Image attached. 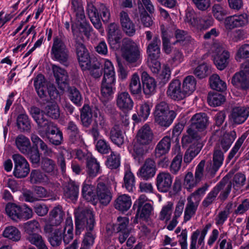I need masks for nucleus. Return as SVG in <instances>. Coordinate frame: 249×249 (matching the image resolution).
I'll use <instances>...</instances> for the list:
<instances>
[{
  "mask_svg": "<svg viewBox=\"0 0 249 249\" xmlns=\"http://www.w3.org/2000/svg\"><path fill=\"white\" fill-rule=\"evenodd\" d=\"M74 218L76 235H80L86 230L82 246L87 249H90L96 237V233L94 230L96 221L93 209L89 207L79 209L74 212Z\"/></svg>",
  "mask_w": 249,
  "mask_h": 249,
  "instance_id": "obj_1",
  "label": "nucleus"
},
{
  "mask_svg": "<svg viewBox=\"0 0 249 249\" xmlns=\"http://www.w3.org/2000/svg\"><path fill=\"white\" fill-rule=\"evenodd\" d=\"M196 80L193 75L184 77L181 82L174 79L170 83L166 94L174 101H181L192 94L196 89Z\"/></svg>",
  "mask_w": 249,
  "mask_h": 249,
  "instance_id": "obj_2",
  "label": "nucleus"
},
{
  "mask_svg": "<svg viewBox=\"0 0 249 249\" xmlns=\"http://www.w3.org/2000/svg\"><path fill=\"white\" fill-rule=\"evenodd\" d=\"M190 123L186 134L184 135L181 139L183 147H187L191 143L195 144L196 142L200 139V133L207 128L209 118L205 113H196L192 117Z\"/></svg>",
  "mask_w": 249,
  "mask_h": 249,
  "instance_id": "obj_3",
  "label": "nucleus"
},
{
  "mask_svg": "<svg viewBox=\"0 0 249 249\" xmlns=\"http://www.w3.org/2000/svg\"><path fill=\"white\" fill-rule=\"evenodd\" d=\"M86 11L94 27L102 32L104 30L100 17L104 23H107L110 18V11L104 3H100L96 8L92 3H88Z\"/></svg>",
  "mask_w": 249,
  "mask_h": 249,
  "instance_id": "obj_4",
  "label": "nucleus"
},
{
  "mask_svg": "<svg viewBox=\"0 0 249 249\" xmlns=\"http://www.w3.org/2000/svg\"><path fill=\"white\" fill-rule=\"evenodd\" d=\"M51 54L54 60L64 66L68 65L69 51L67 47L66 37L62 33L53 37Z\"/></svg>",
  "mask_w": 249,
  "mask_h": 249,
  "instance_id": "obj_5",
  "label": "nucleus"
},
{
  "mask_svg": "<svg viewBox=\"0 0 249 249\" xmlns=\"http://www.w3.org/2000/svg\"><path fill=\"white\" fill-rule=\"evenodd\" d=\"M6 214L13 220H27L33 216V211L26 204L18 205L9 203L5 206Z\"/></svg>",
  "mask_w": 249,
  "mask_h": 249,
  "instance_id": "obj_6",
  "label": "nucleus"
},
{
  "mask_svg": "<svg viewBox=\"0 0 249 249\" xmlns=\"http://www.w3.org/2000/svg\"><path fill=\"white\" fill-rule=\"evenodd\" d=\"M122 56L129 64L136 63L141 57L139 46L131 39L124 38L123 39L122 46Z\"/></svg>",
  "mask_w": 249,
  "mask_h": 249,
  "instance_id": "obj_7",
  "label": "nucleus"
},
{
  "mask_svg": "<svg viewBox=\"0 0 249 249\" xmlns=\"http://www.w3.org/2000/svg\"><path fill=\"white\" fill-rule=\"evenodd\" d=\"M147 196L144 195H142L135 201L133 205V209L136 210L134 222L138 223L137 219L139 218L146 220L150 216L153 207L150 203L147 202Z\"/></svg>",
  "mask_w": 249,
  "mask_h": 249,
  "instance_id": "obj_8",
  "label": "nucleus"
},
{
  "mask_svg": "<svg viewBox=\"0 0 249 249\" xmlns=\"http://www.w3.org/2000/svg\"><path fill=\"white\" fill-rule=\"evenodd\" d=\"M205 161L202 160L196 168L195 178L192 172H188L184 179L183 186L188 192H192L193 188L196 186L203 177L204 167Z\"/></svg>",
  "mask_w": 249,
  "mask_h": 249,
  "instance_id": "obj_9",
  "label": "nucleus"
},
{
  "mask_svg": "<svg viewBox=\"0 0 249 249\" xmlns=\"http://www.w3.org/2000/svg\"><path fill=\"white\" fill-rule=\"evenodd\" d=\"M12 159L14 162L13 174L17 178H21L27 176L30 168L26 159L19 154H14Z\"/></svg>",
  "mask_w": 249,
  "mask_h": 249,
  "instance_id": "obj_10",
  "label": "nucleus"
},
{
  "mask_svg": "<svg viewBox=\"0 0 249 249\" xmlns=\"http://www.w3.org/2000/svg\"><path fill=\"white\" fill-rule=\"evenodd\" d=\"M96 182V193L98 199L101 204L107 206L110 203L112 198L111 188L106 181L100 178H98Z\"/></svg>",
  "mask_w": 249,
  "mask_h": 249,
  "instance_id": "obj_11",
  "label": "nucleus"
},
{
  "mask_svg": "<svg viewBox=\"0 0 249 249\" xmlns=\"http://www.w3.org/2000/svg\"><path fill=\"white\" fill-rule=\"evenodd\" d=\"M44 231L52 247H57L61 244L63 238L62 229L54 227L51 224H46L44 227Z\"/></svg>",
  "mask_w": 249,
  "mask_h": 249,
  "instance_id": "obj_12",
  "label": "nucleus"
},
{
  "mask_svg": "<svg viewBox=\"0 0 249 249\" xmlns=\"http://www.w3.org/2000/svg\"><path fill=\"white\" fill-rule=\"evenodd\" d=\"M157 170L155 161L151 158H148L139 170L137 175L143 179L147 180L155 176Z\"/></svg>",
  "mask_w": 249,
  "mask_h": 249,
  "instance_id": "obj_13",
  "label": "nucleus"
},
{
  "mask_svg": "<svg viewBox=\"0 0 249 249\" xmlns=\"http://www.w3.org/2000/svg\"><path fill=\"white\" fill-rule=\"evenodd\" d=\"M52 70L58 88L64 90L68 86L69 76L67 71L56 65H52Z\"/></svg>",
  "mask_w": 249,
  "mask_h": 249,
  "instance_id": "obj_14",
  "label": "nucleus"
},
{
  "mask_svg": "<svg viewBox=\"0 0 249 249\" xmlns=\"http://www.w3.org/2000/svg\"><path fill=\"white\" fill-rule=\"evenodd\" d=\"M211 226V223H208L201 231L197 229L192 233L191 236L190 249H196L197 242L198 246L204 247L205 236Z\"/></svg>",
  "mask_w": 249,
  "mask_h": 249,
  "instance_id": "obj_15",
  "label": "nucleus"
},
{
  "mask_svg": "<svg viewBox=\"0 0 249 249\" xmlns=\"http://www.w3.org/2000/svg\"><path fill=\"white\" fill-rule=\"evenodd\" d=\"M160 44L161 41L159 36L158 35H155L147 46L146 53L148 61L159 60L160 55Z\"/></svg>",
  "mask_w": 249,
  "mask_h": 249,
  "instance_id": "obj_16",
  "label": "nucleus"
},
{
  "mask_svg": "<svg viewBox=\"0 0 249 249\" xmlns=\"http://www.w3.org/2000/svg\"><path fill=\"white\" fill-rule=\"evenodd\" d=\"M172 183V178L168 172H161L156 177V185L158 190L162 193H166L170 190Z\"/></svg>",
  "mask_w": 249,
  "mask_h": 249,
  "instance_id": "obj_17",
  "label": "nucleus"
},
{
  "mask_svg": "<svg viewBox=\"0 0 249 249\" xmlns=\"http://www.w3.org/2000/svg\"><path fill=\"white\" fill-rule=\"evenodd\" d=\"M120 22L123 31L129 36H133L136 32V26L133 21L130 19L128 13L122 11L119 14Z\"/></svg>",
  "mask_w": 249,
  "mask_h": 249,
  "instance_id": "obj_18",
  "label": "nucleus"
},
{
  "mask_svg": "<svg viewBox=\"0 0 249 249\" xmlns=\"http://www.w3.org/2000/svg\"><path fill=\"white\" fill-rule=\"evenodd\" d=\"M248 15L244 13L239 15H233L227 17L224 20L225 25L227 29H232L241 27L248 23Z\"/></svg>",
  "mask_w": 249,
  "mask_h": 249,
  "instance_id": "obj_19",
  "label": "nucleus"
},
{
  "mask_svg": "<svg viewBox=\"0 0 249 249\" xmlns=\"http://www.w3.org/2000/svg\"><path fill=\"white\" fill-rule=\"evenodd\" d=\"M231 182L225 178H223L213 187L215 192H217V198L221 202H224L227 199L231 193Z\"/></svg>",
  "mask_w": 249,
  "mask_h": 249,
  "instance_id": "obj_20",
  "label": "nucleus"
},
{
  "mask_svg": "<svg viewBox=\"0 0 249 249\" xmlns=\"http://www.w3.org/2000/svg\"><path fill=\"white\" fill-rule=\"evenodd\" d=\"M153 133L150 126L144 125L138 131L136 135V142L142 145H149L153 141Z\"/></svg>",
  "mask_w": 249,
  "mask_h": 249,
  "instance_id": "obj_21",
  "label": "nucleus"
},
{
  "mask_svg": "<svg viewBox=\"0 0 249 249\" xmlns=\"http://www.w3.org/2000/svg\"><path fill=\"white\" fill-rule=\"evenodd\" d=\"M116 104L118 107L123 112L131 110L133 107V101L127 92H121L118 94Z\"/></svg>",
  "mask_w": 249,
  "mask_h": 249,
  "instance_id": "obj_22",
  "label": "nucleus"
},
{
  "mask_svg": "<svg viewBox=\"0 0 249 249\" xmlns=\"http://www.w3.org/2000/svg\"><path fill=\"white\" fill-rule=\"evenodd\" d=\"M79 193V184L78 182L70 179L63 188V195L67 199L71 201L77 199Z\"/></svg>",
  "mask_w": 249,
  "mask_h": 249,
  "instance_id": "obj_23",
  "label": "nucleus"
},
{
  "mask_svg": "<svg viewBox=\"0 0 249 249\" xmlns=\"http://www.w3.org/2000/svg\"><path fill=\"white\" fill-rule=\"evenodd\" d=\"M224 159V152L220 149L214 148L213 161L208 165L207 169L212 174H214L222 166Z\"/></svg>",
  "mask_w": 249,
  "mask_h": 249,
  "instance_id": "obj_24",
  "label": "nucleus"
},
{
  "mask_svg": "<svg viewBox=\"0 0 249 249\" xmlns=\"http://www.w3.org/2000/svg\"><path fill=\"white\" fill-rule=\"evenodd\" d=\"M249 115V107H238L233 108L231 114V119L235 124L243 123Z\"/></svg>",
  "mask_w": 249,
  "mask_h": 249,
  "instance_id": "obj_25",
  "label": "nucleus"
},
{
  "mask_svg": "<svg viewBox=\"0 0 249 249\" xmlns=\"http://www.w3.org/2000/svg\"><path fill=\"white\" fill-rule=\"evenodd\" d=\"M141 79L144 93L149 96L153 94L155 92L156 87V82L155 79L150 76L147 72L145 71H142Z\"/></svg>",
  "mask_w": 249,
  "mask_h": 249,
  "instance_id": "obj_26",
  "label": "nucleus"
},
{
  "mask_svg": "<svg viewBox=\"0 0 249 249\" xmlns=\"http://www.w3.org/2000/svg\"><path fill=\"white\" fill-rule=\"evenodd\" d=\"M171 140L169 136L164 137L157 144L154 150L156 158H160L167 154L171 147Z\"/></svg>",
  "mask_w": 249,
  "mask_h": 249,
  "instance_id": "obj_27",
  "label": "nucleus"
},
{
  "mask_svg": "<svg viewBox=\"0 0 249 249\" xmlns=\"http://www.w3.org/2000/svg\"><path fill=\"white\" fill-rule=\"evenodd\" d=\"M34 86L36 91L41 99L48 101L47 98V88L45 77L41 74H38L34 79Z\"/></svg>",
  "mask_w": 249,
  "mask_h": 249,
  "instance_id": "obj_28",
  "label": "nucleus"
},
{
  "mask_svg": "<svg viewBox=\"0 0 249 249\" xmlns=\"http://www.w3.org/2000/svg\"><path fill=\"white\" fill-rule=\"evenodd\" d=\"M231 82L239 89L247 90L249 89V76L240 72H236L233 75Z\"/></svg>",
  "mask_w": 249,
  "mask_h": 249,
  "instance_id": "obj_29",
  "label": "nucleus"
},
{
  "mask_svg": "<svg viewBox=\"0 0 249 249\" xmlns=\"http://www.w3.org/2000/svg\"><path fill=\"white\" fill-rule=\"evenodd\" d=\"M229 58V52L223 49H221L214 57L213 61L217 68L221 71L227 66Z\"/></svg>",
  "mask_w": 249,
  "mask_h": 249,
  "instance_id": "obj_30",
  "label": "nucleus"
},
{
  "mask_svg": "<svg viewBox=\"0 0 249 249\" xmlns=\"http://www.w3.org/2000/svg\"><path fill=\"white\" fill-rule=\"evenodd\" d=\"M236 137V134L234 130L224 134L220 142L217 144L214 148L221 150L222 149L224 152H226L229 149Z\"/></svg>",
  "mask_w": 249,
  "mask_h": 249,
  "instance_id": "obj_31",
  "label": "nucleus"
},
{
  "mask_svg": "<svg viewBox=\"0 0 249 249\" xmlns=\"http://www.w3.org/2000/svg\"><path fill=\"white\" fill-rule=\"evenodd\" d=\"M49 142L55 146L61 145L63 142V135L62 131L56 125L45 135Z\"/></svg>",
  "mask_w": 249,
  "mask_h": 249,
  "instance_id": "obj_32",
  "label": "nucleus"
},
{
  "mask_svg": "<svg viewBox=\"0 0 249 249\" xmlns=\"http://www.w3.org/2000/svg\"><path fill=\"white\" fill-rule=\"evenodd\" d=\"M97 108L93 110L88 105H85L81 109L80 119L82 124L85 127L88 128L92 122V115L94 111Z\"/></svg>",
  "mask_w": 249,
  "mask_h": 249,
  "instance_id": "obj_33",
  "label": "nucleus"
},
{
  "mask_svg": "<svg viewBox=\"0 0 249 249\" xmlns=\"http://www.w3.org/2000/svg\"><path fill=\"white\" fill-rule=\"evenodd\" d=\"M37 124L38 134L42 138L52 130L56 125L47 120L44 116L36 122Z\"/></svg>",
  "mask_w": 249,
  "mask_h": 249,
  "instance_id": "obj_34",
  "label": "nucleus"
},
{
  "mask_svg": "<svg viewBox=\"0 0 249 249\" xmlns=\"http://www.w3.org/2000/svg\"><path fill=\"white\" fill-rule=\"evenodd\" d=\"M87 173L90 178H94L100 173V166L96 159L88 157L86 162Z\"/></svg>",
  "mask_w": 249,
  "mask_h": 249,
  "instance_id": "obj_35",
  "label": "nucleus"
},
{
  "mask_svg": "<svg viewBox=\"0 0 249 249\" xmlns=\"http://www.w3.org/2000/svg\"><path fill=\"white\" fill-rule=\"evenodd\" d=\"M132 204L130 197L126 195L119 196L115 200L114 207L115 209L121 212L127 211Z\"/></svg>",
  "mask_w": 249,
  "mask_h": 249,
  "instance_id": "obj_36",
  "label": "nucleus"
},
{
  "mask_svg": "<svg viewBox=\"0 0 249 249\" xmlns=\"http://www.w3.org/2000/svg\"><path fill=\"white\" fill-rule=\"evenodd\" d=\"M73 230L72 219L71 217H68L65 221V226L63 229H62L63 231L62 240L66 245L68 244L73 238Z\"/></svg>",
  "mask_w": 249,
  "mask_h": 249,
  "instance_id": "obj_37",
  "label": "nucleus"
},
{
  "mask_svg": "<svg viewBox=\"0 0 249 249\" xmlns=\"http://www.w3.org/2000/svg\"><path fill=\"white\" fill-rule=\"evenodd\" d=\"M187 201L184 213V221L185 222L190 220L195 215L199 204L191 198L187 197Z\"/></svg>",
  "mask_w": 249,
  "mask_h": 249,
  "instance_id": "obj_38",
  "label": "nucleus"
},
{
  "mask_svg": "<svg viewBox=\"0 0 249 249\" xmlns=\"http://www.w3.org/2000/svg\"><path fill=\"white\" fill-rule=\"evenodd\" d=\"M67 130L69 137V141L72 143H76L81 140L79 129L76 124L73 121L68 123Z\"/></svg>",
  "mask_w": 249,
  "mask_h": 249,
  "instance_id": "obj_39",
  "label": "nucleus"
},
{
  "mask_svg": "<svg viewBox=\"0 0 249 249\" xmlns=\"http://www.w3.org/2000/svg\"><path fill=\"white\" fill-rule=\"evenodd\" d=\"M213 19L211 16L204 15L197 16L194 27L198 30H206L212 26Z\"/></svg>",
  "mask_w": 249,
  "mask_h": 249,
  "instance_id": "obj_40",
  "label": "nucleus"
},
{
  "mask_svg": "<svg viewBox=\"0 0 249 249\" xmlns=\"http://www.w3.org/2000/svg\"><path fill=\"white\" fill-rule=\"evenodd\" d=\"M64 213L60 206L55 207L50 212L49 219L51 225L57 226L60 224L63 220Z\"/></svg>",
  "mask_w": 249,
  "mask_h": 249,
  "instance_id": "obj_41",
  "label": "nucleus"
},
{
  "mask_svg": "<svg viewBox=\"0 0 249 249\" xmlns=\"http://www.w3.org/2000/svg\"><path fill=\"white\" fill-rule=\"evenodd\" d=\"M31 141L33 143V146L36 147H39L40 150L43 152V154L46 156H50L53 151L50 148L48 145L41 139L37 135L32 134L31 137Z\"/></svg>",
  "mask_w": 249,
  "mask_h": 249,
  "instance_id": "obj_42",
  "label": "nucleus"
},
{
  "mask_svg": "<svg viewBox=\"0 0 249 249\" xmlns=\"http://www.w3.org/2000/svg\"><path fill=\"white\" fill-rule=\"evenodd\" d=\"M247 136L248 134L244 133L236 141L228 155V159L229 160H231L234 157L235 160H236L240 157L242 150L239 151V150Z\"/></svg>",
  "mask_w": 249,
  "mask_h": 249,
  "instance_id": "obj_43",
  "label": "nucleus"
},
{
  "mask_svg": "<svg viewBox=\"0 0 249 249\" xmlns=\"http://www.w3.org/2000/svg\"><path fill=\"white\" fill-rule=\"evenodd\" d=\"M41 168L42 170L51 175L56 174L57 167L55 162L50 158L47 157L42 158L41 161Z\"/></svg>",
  "mask_w": 249,
  "mask_h": 249,
  "instance_id": "obj_44",
  "label": "nucleus"
},
{
  "mask_svg": "<svg viewBox=\"0 0 249 249\" xmlns=\"http://www.w3.org/2000/svg\"><path fill=\"white\" fill-rule=\"evenodd\" d=\"M109 138L113 143L118 146H120L124 142V135L122 130L117 125H115L111 129Z\"/></svg>",
  "mask_w": 249,
  "mask_h": 249,
  "instance_id": "obj_45",
  "label": "nucleus"
},
{
  "mask_svg": "<svg viewBox=\"0 0 249 249\" xmlns=\"http://www.w3.org/2000/svg\"><path fill=\"white\" fill-rule=\"evenodd\" d=\"M15 143L18 149L23 154L27 153V151L32 147L30 140L21 134L17 136Z\"/></svg>",
  "mask_w": 249,
  "mask_h": 249,
  "instance_id": "obj_46",
  "label": "nucleus"
},
{
  "mask_svg": "<svg viewBox=\"0 0 249 249\" xmlns=\"http://www.w3.org/2000/svg\"><path fill=\"white\" fill-rule=\"evenodd\" d=\"M176 116V112L174 110H171L168 113H166L155 119V121L160 125L167 127L172 124Z\"/></svg>",
  "mask_w": 249,
  "mask_h": 249,
  "instance_id": "obj_47",
  "label": "nucleus"
},
{
  "mask_svg": "<svg viewBox=\"0 0 249 249\" xmlns=\"http://www.w3.org/2000/svg\"><path fill=\"white\" fill-rule=\"evenodd\" d=\"M29 178L32 184H41L48 181L47 176L39 169L32 170Z\"/></svg>",
  "mask_w": 249,
  "mask_h": 249,
  "instance_id": "obj_48",
  "label": "nucleus"
},
{
  "mask_svg": "<svg viewBox=\"0 0 249 249\" xmlns=\"http://www.w3.org/2000/svg\"><path fill=\"white\" fill-rule=\"evenodd\" d=\"M212 89L218 91H224L227 89L226 83L217 74L212 75L209 79Z\"/></svg>",
  "mask_w": 249,
  "mask_h": 249,
  "instance_id": "obj_49",
  "label": "nucleus"
},
{
  "mask_svg": "<svg viewBox=\"0 0 249 249\" xmlns=\"http://www.w3.org/2000/svg\"><path fill=\"white\" fill-rule=\"evenodd\" d=\"M103 80H107L109 83L115 81V73L112 63L109 60H106L104 67Z\"/></svg>",
  "mask_w": 249,
  "mask_h": 249,
  "instance_id": "obj_50",
  "label": "nucleus"
},
{
  "mask_svg": "<svg viewBox=\"0 0 249 249\" xmlns=\"http://www.w3.org/2000/svg\"><path fill=\"white\" fill-rule=\"evenodd\" d=\"M225 96L216 92H209L207 97L209 105L213 107L219 106L225 101Z\"/></svg>",
  "mask_w": 249,
  "mask_h": 249,
  "instance_id": "obj_51",
  "label": "nucleus"
},
{
  "mask_svg": "<svg viewBox=\"0 0 249 249\" xmlns=\"http://www.w3.org/2000/svg\"><path fill=\"white\" fill-rule=\"evenodd\" d=\"M212 11L214 17L220 21H222L224 17L228 14V10L226 7L221 4H214Z\"/></svg>",
  "mask_w": 249,
  "mask_h": 249,
  "instance_id": "obj_52",
  "label": "nucleus"
},
{
  "mask_svg": "<svg viewBox=\"0 0 249 249\" xmlns=\"http://www.w3.org/2000/svg\"><path fill=\"white\" fill-rule=\"evenodd\" d=\"M2 234L4 237L15 242L19 241L21 238L20 231L14 226L6 227Z\"/></svg>",
  "mask_w": 249,
  "mask_h": 249,
  "instance_id": "obj_53",
  "label": "nucleus"
},
{
  "mask_svg": "<svg viewBox=\"0 0 249 249\" xmlns=\"http://www.w3.org/2000/svg\"><path fill=\"white\" fill-rule=\"evenodd\" d=\"M44 112L53 119H57L60 116L59 108L54 102L48 103L44 108Z\"/></svg>",
  "mask_w": 249,
  "mask_h": 249,
  "instance_id": "obj_54",
  "label": "nucleus"
},
{
  "mask_svg": "<svg viewBox=\"0 0 249 249\" xmlns=\"http://www.w3.org/2000/svg\"><path fill=\"white\" fill-rule=\"evenodd\" d=\"M88 66L87 71H89L93 78H99L102 76L103 69L101 68V63L96 59H93V61H91V63Z\"/></svg>",
  "mask_w": 249,
  "mask_h": 249,
  "instance_id": "obj_55",
  "label": "nucleus"
},
{
  "mask_svg": "<svg viewBox=\"0 0 249 249\" xmlns=\"http://www.w3.org/2000/svg\"><path fill=\"white\" fill-rule=\"evenodd\" d=\"M147 151V146L140 144L136 142L133 147L132 156L139 163L143 160V156Z\"/></svg>",
  "mask_w": 249,
  "mask_h": 249,
  "instance_id": "obj_56",
  "label": "nucleus"
},
{
  "mask_svg": "<svg viewBox=\"0 0 249 249\" xmlns=\"http://www.w3.org/2000/svg\"><path fill=\"white\" fill-rule=\"evenodd\" d=\"M24 155L27 156L35 167L39 166L40 160V153H39L38 148L32 146L27 151V153Z\"/></svg>",
  "mask_w": 249,
  "mask_h": 249,
  "instance_id": "obj_57",
  "label": "nucleus"
},
{
  "mask_svg": "<svg viewBox=\"0 0 249 249\" xmlns=\"http://www.w3.org/2000/svg\"><path fill=\"white\" fill-rule=\"evenodd\" d=\"M129 89L132 94H139L141 93L142 87L139 76L137 73H135L132 75L129 84Z\"/></svg>",
  "mask_w": 249,
  "mask_h": 249,
  "instance_id": "obj_58",
  "label": "nucleus"
},
{
  "mask_svg": "<svg viewBox=\"0 0 249 249\" xmlns=\"http://www.w3.org/2000/svg\"><path fill=\"white\" fill-rule=\"evenodd\" d=\"M18 127L21 131H28L31 129V124L28 116L25 114H19L17 119Z\"/></svg>",
  "mask_w": 249,
  "mask_h": 249,
  "instance_id": "obj_59",
  "label": "nucleus"
},
{
  "mask_svg": "<svg viewBox=\"0 0 249 249\" xmlns=\"http://www.w3.org/2000/svg\"><path fill=\"white\" fill-rule=\"evenodd\" d=\"M68 93L71 101L78 107L81 106L83 98L79 90L74 87H69Z\"/></svg>",
  "mask_w": 249,
  "mask_h": 249,
  "instance_id": "obj_60",
  "label": "nucleus"
},
{
  "mask_svg": "<svg viewBox=\"0 0 249 249\" xmlns=\"http://www.w3.org/2000/svg\"><path fill=\"white\" fill-rule=\"evenodd\" d=\"M140 20L144 27H149L153 24L152 17L144 9L142 4L139 5Z\"/></svg>",
  "mask_w": 249,
  "mask_h": 249,
  "instance_id": "obj_61",
  "label": "nucleus"
},
{
  "mask_svg": "<svg viewBox=\"0 0 249 249\" xmlns=\"http://www.w3.org/2000/svg\"><path fill=\"white\" fill-rule=\"evenodd\" d=\"M129 221L126 217L119 216L117 218V223L113 225L112 228L114 232H121L129 231L127 228Z\"/></svg>",
  "mask_w": 249,
  "mask_h": 249,
  "instance_id": "obj_62",
  "label": "nucleus"
},
{
  "mask_svg": "<svg viewBox=\"0 0 249 249\" xmlns=\"http://www.w3.org/2000/svg\"><path fill=\"white\" fill-rule=\"evenodd\" d=\"M249 58V44H244L237 47L235 59L241 62L242 59Z\"/></svg>",
  "mask_w": 249,
  "mask_h": 249,
  "instance_id": "obj_63",
  "label": "nucleus"
},
{
  "mask_svg": "<svg viewBox=\"0 0 249 249\" xmlns=\"http://www.w3.org/2000/svg\"><path fill=\"white\" fill-rule=\"evenodd\" d=\"M124 186L128 192H133L135 189V177L133 174L129 170L125 172L124 178Z\"/></svg>",
  "mask_w": 249,
  "mask_h": 249,
  "instance_id": "obj_64",
  "label": "nucleus"
}]
</instances>
